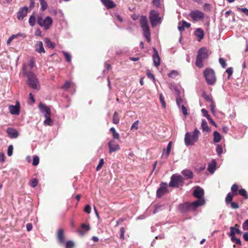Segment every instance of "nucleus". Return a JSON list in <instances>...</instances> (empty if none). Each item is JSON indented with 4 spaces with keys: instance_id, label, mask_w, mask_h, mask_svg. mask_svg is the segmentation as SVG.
Masks as SVG:
<instances>
[{
    "instance_id": "obj_24",
    "label": "nucleus",
    "mask_w": 248,
    "mask_h": 248,
    "mask_svg": "<svg viewBox=\"0 0 248 248\" xmlns=\"http://www.w3.org/2000/svg\"><path fill=\"white\" fill-rule=\"evenodd\" d=\"M35 50L36 52L40 53L45 52L42 42L38 41L36 42L35 45Z\"/></svg>"
},
{
    "instance_id": "obj_9",
    "label": "nucleus",
    "mask_w": 248,
    "mask_h": 248,
    "mask_svg": "<svg viewBox=\"0 0 248 248\" xmlns=\"http://www.w3.org/2000/svg\"><path fill=\"white\" fill-rule=\"evenodd\" d=\"M190 16L194 21H198L204 17V14L198 10L191 11L190 13Z\"/></svg>"
},
{
    "instance_id": "obj_39",
    "label": "nucleus",
    "mask_w": 248,
    "mask_h": 248,
    "mask_svg": "<svg viewBox=\"0 0 248 248\" xmlns=\"http://www.w3.org/2000/svg\"><path fill=\"white\" fill-rule=\"evenodd\" d=\"M238 190V186L237 185L234 184L231 187V191L232 194L236 196L237 195V191Z\"/></svg>"
},
{
    "instance_id": "obj_18",
    "label": "nucleus",
    "mask_w": 248,
    "mask_h": 248,
    "mask_svg": "<svg viewBox=\"0 0 248 248\" xmlns=\"http://www.w3.org/2000/svg\"><path fill=\"white\" fill-rule=\"evenodd\" d=\"M6 133L11 139H16L17 138L19 134L16 130L13 128H8L6 130Z\"/></svg>"
},
{
    "instance_id": "obj_53",
    "label": "nucleus",
    "mask_w": 248,
    "mask_h": 248,
    "mask_svg": "<svg viewBox=\"0 0 248 248\" xmlns=\"http://www.w3.org/2000/svg\"><path fill=\"white\" fill-rule=\"evenodd\" d=\"M226 73L228 74V78H230V77L233 73V69L232 67H229L226 70Z\"/></svg>"
},
{
    "instance_id": "obj_43",
    "label": "nucleus",
    "mask_w": 248,
    "mask_h": 248,
    "mask_svg": "<svg viewBox=\"0 0 248 248\" xmlns=\"http://www.w3.org/2000/svg\"><path fill=\"white\" fill-rule=\"evenodd\" d=\"M216 152L218 156H220L223 153V148L221 145L217 144L216 147Z\"/></svg>"
},
{
    "instance_id": "obj_33",
    "label": "nucleus",
    "mask_w": 248,
    "mask_h": 248,
    "mask_svg": "<svg viewBox=\"0 0 248 248\" xmlns=\"http://www.w3.org/2000/svg\"><path fill=\"white\" fill-rule=\"evenodd\" d=\"M45 43L46 44V46L50 48H54L55 47V44L51 42L50 40V39L48 38H46L45 39Z\"/></svg>"
},
{
    "instance_id": "obj_54",
    "label": "nucleus",
    "mask_w": 248,
    "mask_h": 248,
    "mask_svg": "<svg viewBox=\"0 0 248 248\" xmlns=\"http://www.w3.org/2000/svg\"><path fill=\"white\" fill-rule=\"evenodd\" d=\"M230 229L231 232H234L235 233H236L237 234H241L242 233L241 231L239 229L235 228L233 227H231Z\"/></svg>"
},
{
    "instance_id": "obj_12",
    "label": "nucleus",
    "mask_w": 248,
    "mask_h": 248,
    "mask_svg": "<svg viewBox=\"0 0 248 248\" xmlns=\"http://www.w3.org/2000/svg\"><path fill=\"white\" fill-rule=\"evenodd\" d=\"M9 110L10 113L12 115H18L20 113V104L18 101H16L15 105H10L9 106Z\"/></svg>"
},
{
    "instance_id": "obj_25",
    "label": "nucleus",
    "mask_w": 248,
    "mask_h": 248,
    "mask_svg": "<svg viewBox=\"0 0 248 248\" xmlns=\"http://www.w3.org/2000/svg\"><path fill=\"white\" fill-rule=\"evenodd\" d=\"M182 174L186 179H191L193 177L192 171L189 170H184L182 171Z\"/></svg>"
},
{
    "instance_id": "obj_49",
    "label": "nucleus",
    "mask_w": 248,
    "mask_h": 248,
    "mask_svg": "<svg viewBox=\"0 0 248 248\" xmlns=\"http://www.w3.org/2000/svg\"><path fill=\"white\" fill-rule=\"evenodd\" d=\"M229 204H230L231 207L234 209H237L239 208V206L237 202H232Z\"/></svg>"
},
{
    "instance_id": "obj_17",
    "label": "nucleus",
    "mask_w": 248,
    "mask_h": 248,
    "mask_svg": "<svg viewBox=\"0 0 248 248\" xmlns=\"http://www.w3.org/2000/svg\"><path fill=\"white\" fill-rule=\"evenodd\" d=\"M205 203V200L204 198L198 199L197 200L192 202L191 204L192 209L195 210L200 206L204 205Z\"/></svg>"
},
{
    "instance_id": "obj_2",
    "label": "nucleus",
    "mask_w": 248,
    "mask_h": 248,
    "mask_svg": "<svg viewBox=\"0 0 248 248\" xmlns=\"http://www.w3.org/2000/svg\"><path fill=\"white\" fill-rule=\"evenodd\" d=\"M200 134V131L197 128H195L192 132H186L185 136V143L186 145H194L198 141Z\"/></svg>"
},
{
    "instance_id": "obj_30",
    "label": "nucleus",
    "mask_w": 248,
    "mask_h": 248,
    "mask_svg": "<svg viewBox=\"0 0 248 248\" xmlns=\"http://www.w3.org/2000/svg\"><path fill=\"white\" fill-rule=\"evenodd\" d=\"M178 93L177 97L176 98V104L178 107L180 108L182 104H184V100L180 97L178 90H177Z\"/></svg>"
},
{
    "instance_id": "obj_23",
    "label": "nucleus",
    "mask_w": 248,
    "mask_h": 248,
    "mask_svg": "<svg viewBox=\"0 0 248 248\" xmlns=\"http://www.w3.org/2000/svg\"><path fill=\"white\" fill-rule=\"evenodd\" d=\"M217 163L215 160H212L208 164L207 170L211 173H213L217 169Z\"/></svg>"
},
{
    "instance_id": "obj_15",
    "label": "nucleus",
    "mask_w": 248,
    "mask_h": 248,
    "mask_svg": "<svg viewBox=\"0 0 248 248\" xmlns=\"http://www.w3.org/2000/svg\"><path fill=\"white\" fill-rule=\"evenodd\" d=\"M153 50L154 51V53L153 54V60L154 62V65L155 67H157L160 64V58L159 56L158 52L155 47L153 48Z\"/></svg>"
},
{
    "instance_id": "obj_36",
    "label": "nucleus",
    "mask_w": 248,
    "mask_h": 248,
    "mask_svg": "<svg viewBox=\"0 0 248 248\" xmlns=\"http://www.w3.org/2000/svg\"><path fill=\"white\" fill-rule=\"evenodd\" d=\"M110 131L112 133L113 138L114 139L118 140L120 139V135L119 133L116 132L114 127H111L110 129Z\"/></svg>"
},
{
    "instance_id": "obj_14",
    "label": "nucleus",
    "mask_w": 248,
    "mask_h": 248,
    "mask_svg": "<svg viewBox=\"0 0 248 248\" xmlns=\"http://www.w3.org/2000/svg\"><path fill=\"white\" fill-rule=\"evenodd\" d=\"M204 191L203 188L199 186L195 187L193 192V195L194 197L197 199H202L204 195Z\"/></svg>"
},
{
    "instance_id": "obj_35",
    "label": "nucleus",
    "mask_w": 248,
    "mask_h": 248,
    "mask_svg": "<svg viewBox=\"0 0 248 248\" xmlns=\"http://www.w3.org/2000/svg\"><path fill=\"white\" fill-rule=\"evenodd\" d=\"M39 2L41 5V10L44 11L47 8V3L45 0H39Z\"/></svg>"
},
{
    "instance_id": "obj_13",
    "label": "nucleus",
    "mask_w": 248,
    "mask_h": 248,
    "mask_svg": "<svg viewBox=\"0 0 248 248\" xmlns=\"http://www.w3.org/2000/svg\"><path fill=\"white\" fill-rule=\"evenodd\" d=\"M29 9L27 6H24L19 9L17 13V18L19 20H22L27 16Z\"/></svg>"
},
{
    "instance_id": "obj_26",
    "label": "nucleus",
    "mask_w": 248,
    "mask_h": 248,
    "mask_svg": "<svg viewBox=\"0 0 248 248\" xmlns=\"http://www.w3.org/2000/svg\"><path fill=\"white\" fill-rule=\"evenodd\" d=\"M190 24L189 23H188L186 21H183L182 24L181 25H179L178 26V29L180 32H182L185 30V28H188L190 27Z\"/></svg>"
},
{
    "instance_id": "obj_62",
    "label": "nucleus",
    "mask_w": 248,
    "mask_h": 248,
    "mask_svg": "<svg viewBox=\"0 0 248 248\" xmlns=\"http://www.w3.org/2000/svg\"><path fill=\"white\" fill-rule=\"evenodd\" d=\"M203 97L207 102H209L210 103L213 101L212 97L208 95L203 94Z\"/></svg>"
},
{
    "instance_id": "obj_27",
    "label": "nucleus",
    "mask_w": 248,
    "mask_h": 248,
    "mask_svg": "<svg viewBox=\"0 0 248 248\" xmlns=\"http://www.w3.org/2000/svg\"><path fill=\"white\" fill-rule=\"evenodd\" d=\"M221 139V135L217 131H215L213 133V141L215 143L220 142Z\"/></svg>"
},
{
    "instance_id": "obj_41",
    "label": "nucleus",
    "mask_w": 248,
    "mask_h": 248,
    "mask_svg": "<svg viewBox=\"0 0 248 248\" xmlns=\"http://www.w3.org/2000/svg\"><path fill=\"white\" fill-rule=\"evenodd\" d=\"M62 54H63L64 56L65 57V58L67 62H71V55L68 53L67 52H66L65 51H62Z\"/></svg>"
},
{
    "instance_id": "obj_46",
    "label": "nucleus",
    "mask_w": 248,
    "mask_h": 248,
    "mask_svg": "<svg viewBox=\"0 0 248 248\" xmlns=\"http://www.w3.org/2000/svg\"><path fill=\"white\" fill-rule=\"evenodd\" d=\"M39 163V158L38 156L35 155L33 156V161H32V165L37 166L38 165Z\"/></svg>"
},
{
    "instance_id": "obj_10",
    "label": "nucleus",
    "mask_w": 248,
    "mask_h": 248,
    "mask_svg": "<svg viewBox=\"0 0 248 248\" xmlns=\"http://www.w3.org/2000/svg\"><path fill=\"white\" fill-rule=\"evenodd\" d=\"M168 192V185L166 183H162L160 185V187L157 190L156 196L158 198H161Z\"/></svg>"
},
{
    "instance_id": "obj_58",
    "label": "nucleus",
    "mask_w": 248,
    "mask_h": 248,
    "mask_svg": "<svg viewBox=\"0 0 248 248\" xmlns=\"http://www.w3.org/2000/svg\"><path fill=\"white\" fill-rule=\"evenodd\" d=\"M81 228L83 231L85 232L90 230V226L89 225H86L84 223L81 224Z\"/></svg>"
},
{
    "instance_id": "obj_64",
    "label": "nucleus",
    "mask_w": 248,
    "mask_h": 248,
    "mask_svg": "<svg viewBox=\"0 0 248 248\" xmlns=\"http://www.w3.org/2000/svg\"><path fill=\"white\" fill-rule=\"evenodd\" d=\"M238 9L240 10L246 16H248V9H247L246 8H239Z\"/></svg>"
},
{
    "instance_id": "obj_56",
    "label": "nucleus",
    "mask_w": 248,
    "mask_h": 248,
    "mask_svg": "<svg viewBox=\"0 0 248 248\" xmlns=\"http://www.w3.org/2000/svg\"><path fill=\"white\" fill-rule=\"evenodd\" d=\"M216 105L214 101L210 102V108L211 112L214 114L215 112Z\"/></svg>"
},
{
    "instance_id": "obj_38",
    "label": "nucleus",
    "mask_w": 248,
    "mask_h": 248,
    "mask_svg": "<svg viewBox=\"0 0 248 248\" xmlns=\"http://www.w3.org/2000/svg\"><path fill=\"white\" fill-rule=\"evenodd\" d=\"M238 193L240 195L242 196L245 199H248V195L247 194L246 190L245 189H240L238 191Z\"/></svg>"
},
{
    "instance_id": "obj_20",
    "label": "nucleus",
    "mask_w": 248,
    "mask_h": 248,
    "mask_svg": "<svg viewBox=\"0 0 248 248\" xmlns=\"http://www.w3.org/2000/svg\"><path fill=\"white\" fill-rule=\"evenodd\" d=\"M180 211L182 213H186L192 209L191 204L186 202L181 204L179 206Z\"/></svg>"
},
{
    "instance_id": "obj_4",
    "label": "nucleus",
    "mask_w": 248,
    "mask_h": 248,
    "mask_svg": "<svg viewBox=\"0 0 248 248\" xmlns=\"http://www.w3.org/2000/svg\"><path fill=\"white\" fill-rule=\"evenodd\" d=\"M208 50L205 47L200 48L198 52L196 60V65L199 68L203 66V61L208 57Z\"/></svg>"
},
{
    "instance_id": "obj_16",
    "label": "nucleus",
    "mask_w": 248,
    "mask_h": 248,
    "mask_svg": "<svg viewBox=\"0 0 248 248\" xmlns=\"http://www.w3.org/2000/svg\"><path fill=\"white\" fill-rule=\"evenodd\" d=\"M108 146L109 148V151L110 153L117 151L120 149L119 144L114 140H111L108 143Z\"/></svg>"
},
{
    "instance_id": "obj_3",
    "label": "nucleus",
    "mask_w": 248,
    "mask_h": 248,
    "mask_svg": "<svg viewBox=\"0 0 248 248\" xmlns=\"http://www.w3.org/2000/svg\"><path fill=\"white\" fill-rule=\"evenodd\" d=\"M140 23L143 31L144 36L146 38L148 42H150L151 41V33L147 17L145 16H142L140 19Z\"/></svg>"
},
{
    "instance_id": "obj_32",
    "label": "nucleus",
    "mask_w": 248,
    "mask_h": 248,
    "mask_svg": "<svg viewBox=\"0 0 248 248\" xmlns=\"http://www.w3.org/2000/svg\"><path fill=\"white\" fill-rule=\"evenodd\" d=\"M27 66V73H28L29 71H31L32 68L35 65V62L33 60H31L29 61V63L27 64L25 63Z\"/></svg>"
},
{
    "instance_id": "obj_48",
    "label": "nucleus",
    "mask_w": 248,
    "mask_h": 248,
    "mask_svg": "<svg viewBox=\"0 0 248 248\" xmlns=\"http://www.w3.org/2000/svg\"><path fill=\"white\" fill-rule=\"evenodd\" d=\"M219 62L223 68H224L226 67L227 64L226 63V61L224 59L220 58L219 59Z\"/></svg>"
},
{
    "instance_id": "obj_57",
    "label": "nucleus",
    "mask_w": 248,
    "mask_h": 248,
    "mask_svg": "<svg viewBox=\"0 0 248 248\" xmlns=\"http://www.w3.org/2000/svg\"><path fill=\"white\" fill-rule=\"evenodd\" d=\"M70 86L71 83L69 81H66L62 87V88L64 90H67L70 88Z\"/></svg>"
},
{
    "instance_id": "obj_31",
    "label": "nucleus",
    "mask_w": 248,
    "mask_h": 248,
    "mask_svg": "<svg viewBox=\"0 0 248 248\" xmlns=\"http://www.w3.org/2000/svg\"><path fill=\"white\" fill-rule=\"evenodd\" d=\"M45 120L43 122V124L45 125H52L53 124V121L50 118V116L45 117Z\"/></svg>"
},
{
    "instance_id": "obj_11",
    "label": "nucleus",
    "mask_w": 248,
    "mask_h": 248,
    "mask_svg": "<svg viewBox=\"0 0 248 248\" xmlns=\"http://www.w3.org/2000/svg\"><path fill=\"white\" fill-rule=\"evenodd\" d=\"M39 108L40 112L43 114L44 117L51 115L50 108L46 105L40 103L39 105Z\"/></svg>"
},
{
    "instance_id": "obj_47",
    "label": "nucleus",
    "mask_w": 248,
    "mask_h": 248,
    "mask_svg": "<svg viewBox=\"0 0 248 248\" xmlns=\"http://www.w3.org/2000/svg\"><path fill=\"white\" fill-rule=\"evenodd\" d=\"M159 100H160V101L162 105V107L163 108H165L166 107L165 99H164V97L163 94L161 93L159 94Z\"/></svg>"
},
{
    "instance_id": "obj_50",
    "label": "nucleus",
    "mask_w": 248,
    "mask_h": 248,
    "mask_svg": "<svg viewBox=\"0 0 248 248\" xmlns=\"http://www.w3.org/2000/svg\"><path fill=\"white\" fill-rule=\"evenodd\" d=\"M104 163V159L102 158L100 159L99 160V163L96 167L97 171L101 169Z\"/></svg>"
},
{
    "instance_id": "obj_28",
    "label": "nucleus",
    "mask_w": 248,
    "mask_h": 248,
    "mask_svg": "<svg viewBox=\"0 0 248 248\" xmlns=\"http://www.w3.org/2000/svg\"><path fill=\"white\" fill-rule=\"evenodd\" d=\"M201 127L203 132H208L210 130V128L209 127L207 122L205 120H202Z\"/></svg>"
},
{
    "instance_id": "obj_61",
    "label": "nucleus",
    "mask_w": 248,
    "mask_h": 248,
    "mask_svg": "<svg viewBox=\"0 0 248 248\" xmlns=\"http://www.w3.org/2000/svg\"><path fill=\"white\" fill-rule=\"evenodd\" d=\"M153 3L156 7H159L161 5L160 0H153Z\"/></svg>"
},
{
    "instance_id": "obj_40",
    "label": "nucleus",
    "mask_w": 248,
    "mask_h": 248,
    "mask_svg": "<svg viewBox=\"0 0 248 248\" xmlns=\"http://www.w3.org/2000/svg\"><path fill=\"white\" fill-rule=\"evenodd\" d=\"M112 121L114 124H117L119 123V116L116 111H115L113 114Z\"/></svg>"
},
{
    "instance_id": "obj_59",
    "label": "nucleus",
    "mask_w": 248,
    "mask_h": 248,
    "mask_svg": "<svg viewBox=\"0 0 248 248\" xmlns=\"http://www.w3.org/2000/svg\"><path fill=\"white\" fill-rule=\"evenodd\" d=\"M242 228L244 230H248V219L243 223Z\"/></svg>"
},
{
    "instance_id": "obj_45",
    "label": "nucleus",
    "mask_w": 248,
    "mask_h": 248,
    "mask_svg": "<svg viewBox=\"0 0 248 248\" xmlns=\"http://www.w3.org/2000/svg\"><path fill=\"white\" fill-rule=\"evenodd\" d=\"M178 75V73L176 70H172L170 73L168 74V76L171 78H175Z\"/></svg>"
},
{
    "instance_id": "obj_63",
    "label": "nucleus",
    "mask_w": 248,
    "mask_h": 248,
    "mask_svg": "<svg viewBox=\"0 0 248 248\" xmlns=\"http://www.w3.org/2000/svg\"><path fill=\"white\" fill-rule=\"evenodd\" d=\"M124 229L123 227L120 228V238L121 239H124Z\"/></svg>"
},
{
    "instance_id": "obj_34",
    "label": "nucleus",
    "mask_w": 248,
    "mask_h": 248,
    "mask_svg": "<svg viewBox=\"0 0 248 248\" xmlns=\"http://www.w3.org/2000/svg\"><path fill=\"white\" fill-rule=\"evenodd\" d=\"M234 196V195L233 194H232V193H231V192H229V193H228V194L227 195V196L225 198V202H226V204L228 205L230 202H232V198Z\"/></svg>"
},
{
    "instance_id": "obj_42",
    "label": "nucleus",
    "mask_w": 248,
    "mask_h": 248,
    "mask_svg": "<svg viewBox=\"0 0 248 248\" xmlns=\"http://www.w3.org/2000/svg\"><path fill=\"white\" fill-rule=\"evenodd\" d=\"M64 244H65V248H73L75 246L74 242L71 240L65 242Z\"/></svg>"
},
{
    "instance_id": "obj_22",
    "label": "nucleus",
    "mask_w": 248,
    "mask_h": 248,
    "mask_svg": "<svg viewBox=\"0 0 248 248\" xmlns=\"http://www.w3.org/2000/svg\"><path fill=\"white\" fill-rule=\"evenodd\" d=\"M194 35L198 38V41L200 42L204 37L203 31L201 28H198L195 31Z\"/></svg>"
},
{
    "instance_id": "obj_19",
    "label": "nucleus",
    "mask_w": 248,
    "mask_h": 248,
    "mask_svg": "<svg viewBox=\"0 0 248 248\" xmlns=\"http://www.w3.org/2000/svg\"><path fill=\"white\" fill-rule=\"evenodd\" d=\"M57 240L61 244H64L65 243L64 231L62 229L58 230L57 235Z\"/></svg>"
},
{
    "instance_id": "obj_60",
    "label": "nucleus",
    "mask_w": 248,
    "mask_h": 248,
    "mask_svg": "<svg viewBox=\"0 0 248 248\" xmlns=\"http://www.w3.org/2000/svg\"><path fill=\"white\" fill-rule=\"evenodd\" d=\"M84 212L88 214H90L91 212V208L90 205L87 204L84 209Z\"/></svg>"
},
{
    "instance_id": "obj_52",
    "label": "nucleus",
    "mask_w": 248,
    "mask_h": 248,
    "mask_svg": "<svg viewBox=\"0 0 248 248\" xmlns=\"http://www.w3.org/2000/svg\"><path fill=\"white\" fill-rule=\"evenodd\" d=\"M13 146L12 145H9L7 149V155L8 156H10L13 155Z\"/></svg>"
},
{
    "instance_id": "obj_7",
    "label": "nucleus",
    "mask_w": 248,
    "mask_h": 248,
    "mask_svg": "<svg viewBox=\"0 0 248 248\" xmlns=\"http://www.w3.org/2000/svg\"><path fill=\"white\" fill-rule=\"evenodd\" d=\"M149 18L152 27H155L161 22V18L159 16V13L155 10L150 11Z\"/></svg>"
},
{
    "instance_id": "obj_44",
    "label": "nucleus",
    "mask_w": 248,
    "mask_h": 248,
    "mask_svg": "<svg viewBox=\"0 0 248 248\" xmlns=\"http://www.w3.org/2000/svg\"><path fill=\"white\" fill-rule=\"evenodd\" d=\"M38 180L36 178L32 179L30 182V186L32 187H35L38 184Z\"/></svg>"
},
{
    "instance_id": "obj_8",
    "label": "nucleus",
    "mask_w": 248,
    "mask_h": 248,
    "mask_svg": "<svg viewBox=\"0 0 248 248\" xmlns=\"http://www.w3.org/2000/svg\"><path fill=\"white\" fill-rule=\"evenodd\" d=\"M184 183V179L180 175L173 174L171 176L169 185L171 187H178Z\"/></svg>"
},
{
    "instance_id": "obj_29",
    "label": "nucleus",
    "mask_w": 248,
    "mask_h": 248,
    "mask_svg": "<svg viewBox=\"0 0 248 248\" xmlns=\"http://www.w3.org/2000/svg\"><path fill=\"white\" fill-rule=\"evenodd\" d=\"M171 142L170 141L167 145L166 150H164L163 154H162V156L166 155V158H167L170 154V152L171 151Z\"/></svg>"
},
{
    "instance_id": "obj_55",
    "label": "nucleus",
    "mask_w": 248,
    "mask_h": 248,
    "mask_svg": "<svg viewBox=\"0 0 248 248\" xmlns=\"http://www.w3.org/2000/svg\"><path fill=\"white\" fill-rule=\"evenodd\" d=\"M181 108V109L182 110V112L183 114L186 116L187 115V108L185 106L184 104H182V106L180 107Z\"/></svg>"
},
{
    "instance_id": "obj_1",
    "label": "nucleus",
    "mask_w": 248,
    "mask_h": 248,
    "mask_svg": "<svg viewBox=\"0 0 248 248\" xmlns=\"http://www.w3.org/2000/svg\"><path fill=\"white\" fill-rule=\"evenodd\" d=\"M22 68L23 74L26 75L27 77V84L30 88L39 90L40 86L36 75L31 71L27 73V66L25 64H23Z\"/></svg>"
},
{
    "instance_id": "obj_6",
    "label": "nucleus",
    "mask_w": 248,
    "mask_h": 248,
    "mask_svg": "<svg viewBox=\"0 0 248 248\" xmlns=\"http://www.w3.org/2000/svg\"><path fill=\"white\" fill-rule=\"evenodd\" d=\"M203 76L208 85H214L216 82V77L213 69L206 68L203 72Z\"/></svg>"
},
{
    "instance_id": "obj_5",
    "label": "nucleus",
    "mask_w": 248,
    "mask_h": 248,
    "mask_svg": "<svg viewBox=\"0 0 248 248\" xmlns=\"http://www.w3.org/2000/svg\"><path fill=\"white\" fill-rule=\"evenodd\" d=\"M36 22L37 24L40 27H43L45 30H47L52 25L53 20L52 18L49 16H47L43 19L42 15L39 14L37 16Z\"/></svg>"
},
{
    "instance_id": "obj_37",
    "label": "nucleus",
    "mask_w": 248,
    "mask_h": 248,
    "mask_svg": "<svg viewBox=\"0 0 248 248\" xmlns=\"http://www.w3.org/2000/svg\"><path fill=\"white\" fill-rule=\"evenodd\" d=\"M36 18L33 15H31L29 19V23L31 27H33L35 25Z\"/></svg>"
},
{
    "instance_id": "obj_21",
    "label": "nucleus",
    "mask_w": 248,
    "mask_h": 248,
    "mask_svg": "<svg viewBox=\"0 0 248 248\" xmlns=\"http://www.w3.org/2000/svg\"><path fill=\"white\" fill-rule=\"evenodd\" d=\"M107 9H111L116 6V4L112 0H101Z\"/></svg>"
},
{
    "instance_id": "obj_51",
    "label": "nucleus",
    "mask_w": 248,
    "mask_h": 248,
    "mask_svg": "<svg viewBox=\"0 0 248 248\" xmlns=\"http://www.w3.org/2000/svg\"><path fill=\"white\" fill-rule=\"evenodd\" d=\"M139 123V121L138 120L135 122L131 125V129H135V130L138 129Z\"/></svg>"
}]
</instances>
